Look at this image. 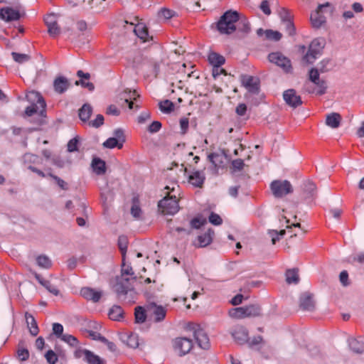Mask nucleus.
<instances>
[{"mask_svg":"<svg viewBox=\"0 0 364 364\" xmlns=\"http://www.w3.org/2000/svg\"><path fill=\"white\" fill-rule=\"evenodd\" d=\"M136 280V277L131 278L124 277H115V282L111 285V287L119 300L125 301L129 296L128 301H132L136 294L132 282Z\"/></svg>","mask_w":364,"mask_h":364,"instance_id":"f257e3e1","label":"nucleus"},{"mask_svg":"<svg viewBox=\"0 0 364 364\" xmlns=\"http://www.w3.org/2000/svg\"><path fill=\"white\" fill-rule=\"evenodd\" d=\"M239 21V13L237 11H225L216 23V28L221 34L230 35L236 31V23Z\"/></svg>","mask_w":364,"mask_h":364,"instance_id":"f03ea898","label":"nucleus"},{"mask_svg":"<svg viewBox=\"0 0 364 364\" xmlns=\"http://www.w3.org/2000/svg\"><path fill=\"white\" fill-rule=\"evenodd\" d=\"M187 328L192 332L194 339L200 348L208 350L210 348L209 338L206 332L200 325L197 323H190L188 325Z\"/></svg>","mask_w":364,"mask_h":364,"instance_id":"7ed1b4c3","label":"nucleus"},{"mask_svg":"<svg viewBox=\"0 0 364 364\" xmlns=\"http://www.w3.org/2000/svg\"><path fill=\"white\" fill-rule=\"evenodd\" d=\"M26 100L28 102L31 103V105H40V107L41 109L39 111V117L40 118L38 119L37 124L38 125H41L45 123L44 118L46 117V104L43 99V97L41 96V95L36 92V91H30L27 93L26 96Z\"/></svg>","mask_w":364,"mask_h":364,"instance_id":"20e7f679","label":"nucleus"},{"mask_svg":"<svg viewBox=\"0 0 364 364\" xmlns=\"http://www.w3.org/2000/svg\"><path fill=\"white\" fill-rule=\"evenodd\" d=\"M325 46V41L323 38L313 40L309 46V50L304 56L303 60L311 64L321 55Z\"/></svg>","mask_w":364,"mask_h":364,"instance_id":"39448f33","label":"nucleus"},{"mask_svg":"<svg viewBox=\"0 0 364 364\" xmlns=\"http://www.w3.org/2000/svg\"><path fill=\"white\" fill-rule=\"evenodd\" d=\"M270 188L276 198H282L293 192V187L287 180H274L271 183Z\"/></svg>","mask_w":364,"mask_h":364,"instance_id":"423d86ee","label":"nucleus"},{"mask_svg":"<svg viewBox=\"0 0 364 364\" xmlns=\"http://www.w3.org/2000/svg\"><path fill=\"white\" fill-rule=\"evenodd\" d=\"M159 210L164 215H174L178 210V203L176 196L164 197L158 203Z\"/></svg>","mask_w":364,"mask_h":364,"instance_id":"0eeeda50","label":"nucleus"},{"mask_svg":"<svg viewBox=\"0 0 364 364\" xmlns=\"http://www.w3.org/2000/svg\"><path fill=\"white\" fill-rule=\"evenodd\" d=\"M324 8H329L330 14H333L334 11V7L329 2L319 4L315 13L311 15V21L313 27L318 28L326 23V17L322 14L323 9Z\"/></svg>","mask_w":364,"mask_h":364,"instance_id":"6e6552de","label":"nucleus"},{"mask_svg":"<svg viewBox=\"0 0 364 364\" xmlns=\"http://www.w3.org/2000/svg\"><path fill=\"white\" fill-rule=\"evenodd\" d=\"M173 348L179 356H183L193 348L192 340L186 337L176 338L173 341Z\"/></svg>","mask_w":364,"mask_h":364,"instance_id":"1a4fd4ad","label":"nucleus"},{"mask_svg":"<svg viewBox=\"0 0 364 364\" xmlns=\"http://www.w3.org/2000/svg\"><path fill=\"white\" fill-rule=\"evenodd\" d=\"M240 80L242 85L247 90L249 94L258 95L260 91L259 80L247 75H241Z\"/></svg>","mask_w":364,"mask_h":364,"instance_id":"9d476101","label":"nucleus"},{"mask_svg":"<svg viewBox=\"0 0 364 364\" xmlns=\"http://www.w3.org/2000/svg\"><path fill=\"white\" fill-rule=\"evenodd\" d=\"M268 59L271 63H273L279 67L282 68L286 73L291 72V60L282 53L279 52L271 53L268 55Z\"/></svg>","mask_w":364,"mask_h":364,"instance_id":"9b49d317","label":"nucleus"},{"mask_svg":"<svg viewBox=\"0 0 364 364\" xmlns=\"http://www.w3.org/2000/svg\"><path fill=\"white\" fill-rule=\"evenodd\" d=\"M299 306L303 311H313L316 308V301L314 294L309 291H304L300 294Z\"/></svg>","mask_w":364,"mask_h":364,"instance_id":"f8f14e48","label":"nucleus"},{"mask_svg":"<svg viewBox=\"0 0 364 364\" xmlns=\"http://www.w3.org/2000/svg\"><path fill=\"white\" fill-rule=\"evenodd\" d=\"M235 341L239 345H243L249 341V332L243 326H236L230 331Z\"/></svg>","mask_w":364,"mask_h":364,"instance_id":"ddd939ff","label":"nucleus"},{"mask_svg":"<svg viewBox=\"0 0 364 364\" xmlns=\"http://www.w3.org/2000/svg\"><path fill=\"white\" fill-rule=\"evenodd\" d=\"M146 311L154 317V321L159 323L162 321L166 315V310L161 305H157L154 302L149 303L146 305Z\"/></svg>","mask_w":364,"mask_h":364,"instance_id":"4468645a","label":"nucleus"},{"mask_svg":"<svg viewBox=\"0 0 364 364\" xmlns=\"http://www.w3.org/2000/svg\"><path fill=\"white\" fill-rule=\"evenodd\" d=\"M283 99L292 108H296L302 105L301 97L296 95V90L294 89L285 90L283 92Z\"/></svg>","mask_w":364,"mask_h":364,"instance_id":"2eb2a0df","label":"nucleus"},{"mask_svg":"<svg viewBox=\"0 0 364 364\" xmlns=\"http://www.w3.org/2000/svg\"><path fill=\"white\" fill-rule=\"evenodd\" d=\"M21 17L20 12L11 7L0 9V18L6 22L19 20Z\"/></svg>","mask_w":364,"mask_h":364,"instance_id":"dca6fc26","label":"nucleus"},{"mask_svg":"<svg viewBox=\"0 0 364 364\" xmlns=\"http://www.w3.org/2000/svg\"><path fill=\"white\" fill-rule=\"evenodd\" d=\"M208 158L215 168L222 167L225 160L228 159L227 151L221 149L219 152L211 153L208 156Z\"/></svg>","mask_w":364,"mask_h":364,"instance_id":"f3484780","label":"nucleus"},{"mask_svg":"<svg viewBox=\"0 0 364 364\" xmlns=\"http://www.w3.org/2000/svg\"><path fill=\"white\" fill-rule=\"evenodd\" d=\"M70 86L69 80L64 76H58L53 81V88L58 94L64 93Z\"/></svg>","mask_w":364,"mask_h":364,"instance_id":"a211bd4d","label":"nucleus"},{"mask_svg":"<svg viewBox=\"0 0 364 364\" xmlns=\"http://www.w3.org/2000/svg\"><path fill=\"white\" fill-rule=\"evenodd\" d=\"M80 294L86 299L93 302H98L102 296V292L95 291L90 287H83L80 290Z\"/></svg>","mask_w":364,"mask_h":364,"instance_id":"6ab92c4d","label":"nucleus"},{"mask_svg":"<svg viewBox=\"0 0 364 364\" xmlns=\"http://www.w3.org/2000/svg\"><path fill=\"white\" fill-rule=\"evenodd\" d=\"M205 179L203 171H194L188 176V182L195 187L201 188Z\"/></svg>","mask_w":364,"mask_h":364,"instance_id":"aec40b11","label":"nucleus"},{"mask_svg":"<svg viewBox=\"0 0 364 364\" xmlns=\"http://www.w3.org/2000/svg\"><path fill=\"white\" fill-rule=\"evenodd\" d=\"M120 340L129 348H136L139 346V336L136 333H123L120 336Z\"/></svg>","mask_w":364,"mask_h":364,"instance_id":"412c9836","label":"nucleus"},{"mask_svg":"<svg viewBox=\"0 0 364 364\" xmlns=\"http://www.w3.org/2000/svg\"><path fill=\"white\" fill-rule=\"evenodd\" d=\"M215 232L212 228H209L205 233L198 236L197 240L198 245L195 244L198 247H205L210 245L213 241V237Z\"/></svg>","mask_w":364,"mask_h":364,"instance_id":"4be33fe9","label":"nucleus"},{"mask_svg":"<svg viewBox=\"0 0 364 364\" xmlns=\"http://www.w3.org/2000/svg\"><path fill=\"white\" fill-rule=\"evenodd\" d=\"M236 24V31L238 33H241L240 38H243L246 36L250 32V23L245 17H242L239 16V21H237Z\"/></svg>","mask_w":364,"mask_h":364,"instance_id":"5701e85b","label":"nucleus"},{"mask_svg":"<svg viewBox=\"0 0 364 364\" xmlns=\"http://www.w3.org/2000/svg\"><path fill=\"white\" fill-rule=\"evenodd\" d=\"M93 171L99 176L103 175L106 172V163L99 157H93L91 163Z\"/></svg>","mask_w":364,"mask_h":364,"instance_id":"b1692460","label":"nucleus"},{"mask_svg":"<svg viewBox=\"0 0 364 364\" xmlns=\"http://www.w3.org/2000/svg\"><path fill=\"white\" fill-rule=\"evenodd\" d=\"M342 117L339 113L332 112L326 115V124L332 128L337 129L340 127Z\"/></svg>","mask_w":364,"mask_h":364,"instance_id":"393cba45","label":"nucleus"},{"mask_svg":"<svg viewBox=\"0 0 364 364\" xmlns=\"http://www.w3.org/2000/svg\"><path fill=\"white\" fill-rule=\"evenodd\" d=\"M350 349L356 354H364V342L355 338L348 341Z\"/></svg>","mask_w":364,"mask_h":364,"instance_id":"a878e982","label":"nucleus"},{"mask_svg":"<svg viewBox=\"0 0 364 364\" xmlns=\"http://www.w3.org/2000/svg\"><path fill=\"white\" fill-rule=\"evenodd\" d=\"M25 317L31 335L33 336H36L39 332V330L35 318L28 312L25 314Z\"/></svg>","mask_w":364,"mask_h":364,"instance_id":"bb28decb","label":"nucleus"},{"mask_svg":"<svg viewBox=\"0 0 364 364\" xmlns=\"http://www.w3.org/2000/svg\"><path fill=\"white\" fill-rule=\"evenodd\" d=\"M92 113V108L88 103L84 104L78 111L79 118L84 122L89 120Z\"/></svg>","mask_w":364,"mask_h":364,"instance_id":"cd10ccee","label":"nucleus"},{"mask_svg":"<svg viewBox=\"0 0 364 364\" xmlns=\"http://www.w3.org/2000/svg\"><path fill=\"white\" fill-rule=\"evenodd\" d=\"M124 310L120 306L114 305L109 311V318L114 321H120L124 316Z\"/></svg>","mask_w":364,"mask_h":364,"instance_id":"c85d7f7f","label":"nucleus"},{"mask_svg":"<svg viewBox=\"0 0 364 364\" xmlns=\"http://www.w3.org/2000/svg\"><path fill=\"white\" fill-rule=\"evenodd\" d=\"M140 95L135 91L127 88L119 94V99L124 102H129L130 100H136Z\"/></svg>","mask_w":364,"mask_h":364,"instance_id":"c756f323","label":"nucleus"},{"mask_svg":"<svg viewBox=\"0 0 364 364\" xmlns=\"http://www.w3.org/2000/svg\"><path fill=\"white\" fill-rule=\"evenodd\" d=\"M246 317H256L260 316L261 307L258 304H250L245 306Z\"/></svg>","mask_w":364,"mask_h":364,"instance_id":"7c9ffc66","label":"nucleus"},{"mask_svg":"<svg viewBox=\"0 0 364 364\" xmlns=\"http://www.w3.org/2000/svg\"><path fill=\"white\" fill-rule=\"evenodd\" d=\"M208 60L213 67H220L225 62V58L216 53H210L208 55Z\"/></svg>","mask_w":364,"mask_h":364,"instance_id":"2f4dec72","label":"nucleus"},{"mask_svg":"<svg viewBox=\"0 0 364 364\" xmlns=\"http://www.w3.org/2000/svg\"><path fill=\"white\" fill-rule=\"evenodd\" d=\"M135 34L142 39L144 41H147L149 39L148 28L143 24H138L134 28Z\"/></svg>","mask_w":364,"mask_h":364,"instance_id":"473e14b6","label":"nucleus"},{"mask_svg":"<svg viewBox=\"0 0 364 364\" xmlns=\"http://www.w3.org/2000/svg\"><path fill=\"white\" fill-rule=\"evenodd\" d=\"M87 364H105V360L101 358L97 355L95 354L93 352L90 350L89 353H87V358L85 361Z\"/></svg>","mask_w":364,"mask_h":364,"instance_id":"72a5a7b5","label":"nucleus"},{"mask_svg":"<svg viewBox=\"0 0 364 364\" xmlns=\"http://www.w3.org/2000/svg\"><path fill=\"white\" fill-rule=\"evenodd\" d=\"M134 316L136 323H142L146 319V310L144 307L138 306L135 308Z\"/></svg>","mask_w":364,"mask_h":364,"instance_id":"f704fd0d","label":"nucleus"},{"mask_svg":"<svg viewBox=\"0 0 364 364\" xmlns=\"http://www.w3.org/2000/svg\"><path fill=\"white\" fill-rule=\"evenodd\" d=\"M128 240L124 235H120L118 238V247L122 253L123 260H125Z\"/></svg>","mask_w":364,"mask_h":364,"instance_id":"c9c22d12","label":"nucleus"},{"mask_svg":"<svg viewBox=\"0 0 364 364\" xmlns=\"http://www.w3.org/2000/svg\"><path fill=\"white\" fill-rule=\"evenodd\" d=\"M245 311V306L231 309L229 311V316L231 318H238V319L244 318H246Z\"/></svg>","mask_w":364,"mask_h":364,"instance_id":"e433bc0d","label":"nucleus"},{"mask_svg":"<svg viewBox=\"0 0 364 364\" xmlns=\"http://www.w3.org/2000/svg\"><path fill=\"white\" fill-rule=\"evenodd\" d=\"M303 191L308 197H313L316 190V185L311 181H307L303 184Z\"/></svg>","mask_w":364,"mask_h":364,"instance_id":"4c0bfd02","label":"nucleus"},{"mask_svg":"<svg viewBox=\"0 0 364 364\" xmlns=\"http://www.w3.org/2000/svg\"><path fill=\"white\" fill-rule=\"evenodd\" d=\"M102 146L105 148L107 149H114L115 147H117L118 149H122L123 146L122 143L119 141L117 138L114 137H110L107 139L103 144Z\"/></svg>","mask_w":364,"mask_h":364,"instance_id":"58836bf2","label":"nucleus"},{"mask_svg":"<svg viewBox=\"0 0 364 364\" xmlns=\"http://www.w3.org/2000/svg\"><path fill=\"white\" fill-rule=\"evenodd\" d=\"M159 107L162 112L168 114L173 110L174 104L168 100H165L159 102Z\"/></svg>","mask_w":364,"mask_h":364,"instance_id":"ea45409f","label":"nucleus"},{"mask_svg":"<svg viewBox=\"0 0 364 364\" xmlns=\"http://www.w3.org/2000/svg\"><path fill=\"white\" fill-rule=\"evenodd\" d=\"M36 262L39 267L45 269H48L52 265V262L50 258L44 255H39L36 258Z\"/></svg>","mask_w":364,"mask_h":364,"instance_id":"a19ab883","label":"nucleus"},{"mask_svg":"<svg viewBox=\"0 0 364 364\" xmlns=\"http://www.w3.org/2000/svg\"><path fill=\"white\" fill-rule=\"evenodd\" d=\"M286 281L288 284H297L299 281L297 271L295 269H289L286 272Z\"/></svg>","mask_w":364,"mask_h":364,"instance_id":"79ce46f5","label":"nucleus"},{"mask_svg":"<svg viewBox=\"0 0 364 364\" xmlns=\"http://www.w3.org/2000/svg\"><path fill=\"white\" fill-rule=\"evenodd\" d=\"M139 200L137 198H133L132 205L131 208V214L135 219H139L141 214V209L139 205Z\"/></svg>","mask_w":364,"mask_h":364,"instance_id":"37998d69","label":"nucleus"},{"mask_svg":"<svg viewBox=\"0 0 364 364\" xmlns=\"http://www.w3.org/2000/svg\"><path fill=\"white\" fill-rule=\"evenodd\" d=\"M11 55L13 60L18 63H23L31 59V56L28 54L12 52Z\"/></svg>","mask_w":364,"mask_h":364,"instance_id":"c03bdc74","label":"nucleus"},{"mask_svg":"<svg viewBox=\"0 0 364 364\" xmlns=\"http://www.w3.org/2000/svg\"><path fill=\"white\" fill-rule=\"evenodd\" d=\"M41 109L40 107V105H31L30 106H28L25 109V115L27 117H31L34 114H38V118L36 119V124H37L38 119L40 118L39 117V111Z\"/></svg>","mask_w":364,"mask_h":364,"instance_id":"a18cd8bd","label":"nucleus"},{"mask_svg":"<svg viewBox=\"0 0 364 364\" xmlns=\"http://www.w3.org/2000/svg\"><path fill=\"white\" fill-rule=\"evenodd\" d=\"M265 36L267 39L274 41H279L282 37V35L280 32L271 29L265 30Z\"/></svg>","mask_w":364,"mask_h":364,"instance_id":"49530a36","label":"nucleus"},{"mask_svg":"<svg viewBox=\"0 0 364 364\" xmlns=\"http://www.w3.org/2000/svg\"><path fill=\"white\" fill-rule=\"evenodd\" d=\"M125 260L122 259V265L121 269V275L119 277H124L129 275L131 277H136L134 272L131 265H126L124 263Z\"/></svg>","mask_w":364,"mask_h":364,"instance_id":"de8ad7c7","label":"nucleus"},{"mask_svg":"<svg viewBox=\"0 0 364 364\" xmlns=\"http://www.w3.org/2000/svg\"><path fill=\"white\" fill-rule=\"evenodd\" d=\"M206 223L207 220L205 218H200L198 217L193 218L190 222V225L192 229H199Z\"/></svg>","mask_w":364,"mask_h":364,"instance_id":"09e8293b","label":"nucleus"},{"mask_svg":"<svg viewBox=\"0 0 364 364\" xmlns=\"http://www.w3.org/2000/svg\"><path fill=\"white\" fill-rule=\"evenodd\" d=\"M244 166H245L244 161L242 159H235V160L232 161L230 169L232 170V172L233 173L235 171H242L243 169Z\"/></svg>","mask_w":364,"mask_h":364,"instance_id":"8fccbe9b","label":"nucleus"},{"mask_svg":"<svg viewBox=\"0 0 364 364\" xmlns=\"http://www.w3.org/2000/svg\"><path fill=\"white\" fill-rule=\"evenodd\" d=\"M314 85L318 87V90L316 92V95H322L326 93L327 90V83L326 80L319 79L318 81H316V83H314Z\"/></svg>","mask_w":364,"mask_h":364,"instance_id":"3c124183","label":"nucleus"},{"mask_svg":"<svg viewBox=\"0 0 364 364\" xmlns=\"http://www.w3.org/2000/svg\"><path fill=\"white\" fill-rule=\"evenodd\" d=\"M45 358L49 364H56L58 362V354L53 350H48L46 354Z\"/></svg>","mask_w":364,"mask_h":364,"instance_id":"603ef678","label":"nucleus"},{"mask_svg":"<svg viewBox=\"0 0 364 364\" xmlns=\"http://www.w3.org/2000/svg\"><path fill=\"white\" fill-rule=\"evenodd\" d=\"M48 176H50V178H52L55 183L63 190H68V183L63 181L62 178H60V177L51 173H49L48 174Z\"/></svg>","mask_w":364,"mask_h":364,"instance_id":"864d4df0","label":"nucleus"},{"mask_svg":"<svg viewBox=\"0 0 364 364\" xmlns=\"http://www.w3.org/2000/svg\"><path fill=\"white\" fill-rule=\"evenodd\" d=\"M60 339L72 347H75L78 344L77 338L70 334H64Z\"/></svg>","mask_w":364,"mask_h":364,"instance_id":"5fc2aeb1","label":"nucleus"},{"mask_svg":"<svg viewBox=\"0 0 364 364\" xmlns=\"http://www.w3.org/2000/svg\"><path fill=\"white\" fill-rule=\"evenodd\" d=\"M330 63L331 60L329 58L323 59L318 63V67L316 69H318V71L321 73H327L331 70L328 68Z\"/></svg>","mask_w":364,"mask_h":364,"instance_id":"6e6d98bb","label":"nucleus"},{"mask_svg":"<svg viewBox=\"0 0 364 364\" xmlns=\"http://www.w3.org/2000/svg\"><path fill=\"white\" fill-rule=\"evenodd\" d=\"M48 32L52 37H56L60 33V28L58 25V22L50 24V26H47Z\"/></svg>","mask_w":364,"mask_h":364,"instance_id":"4d7b16f0","label":"nucleus"},{"mask_svg":"<svg viewBox=\"0 0 364 364\" xmlns=\"http://www.w3.org/2000/svg\"><path fill=\"white\" fill-rule=\"evenodd\" d=\"M279 17L282 20V21L284 23L288 21H291V16L289 14V11L286 9L285 8H281L279 11Z\"/></svg>","mask_w":364,"mask_h":364,"instance_id":"13d9d810","label":"nucleus"},{"mask_svg":"<svg viewBox=\"0 0 364 364\" xmlns=\"http://www.w3.org/2000/svg\"><path fill=\"white\" fill-rule=\"evenodd\" d=\"M41 285L44 287L51 294L58 296L59 294V290L51 283L46 280V282H41Z\"/></svg>","mask_w":364,"mask_h":364,"instance_id":"bf43d9fd","label":"nucleus"},{"mask_svg":"<svg viewBox=\"0 0 364 364\" xmlns=\"http://www.w3.org/2000/svg\"><path fill=\"white\" fill-rule=\"evenodd\" d=\"M319 71L318 69H316V68H312L309 72V78L311 82H312L314 84L316 83V81H318L319 77Z\"/></svg>","mask_w":364,"mask_h":364,"instance_id":"052dcab7","label":"nucleus"},{"mask_svg":"<svg viewBox=\"0 0 364 364\" xmlns=\"http://www.w3.org/2000/svg\"><path fill=\"white\" fill-rule=\"evenodd\" d=\"M208 220L209 222L214 225H220L223 223L221 217L213 212L210 214Z\"/></svg>","mask_w":364,"mask_h":364,"instance_id":"680f3d73","label":"nucleus"},{"mask_svg":"<svg viewBox=\"0 0 364 364\" xmlns=\"http://www.w3.org/2000/svg\"><path fill=\"white\" fill-rule=\"evenodd\" d=\"M133 63L134 66L138 68L140 65L149 62L146 58L144 57L142 55L139 54L134 58Z\"/></svg>","mask_w":364,"mask_h":364,"instance_id":"e2e57ef3","label":"nucleus"},{"mask_svg":"<svg viewBox=\"0 0 364 364\" xmlns=\"http://www.w3.org/2000/svg\"><path fill=\"white\" fill-rule=\"evenodd\" d=\"M63 332V326L59 323H54L53 324V333L55 334L58 338H61L62 336L64 334Z\"/></svg>","mask_w":364,"mask_h":364,"instance_id":"0e129e2a","label":"nucleus"},{"mask_svg":"<svg viewBox=\"0 0 364 364\" xmlns=\"http://www.w3.org/2000/svg\"><path fill=\"white\" fill-rule=\"evenodd\" d=\"M104 123V117L102 114H97L94 120L89 122V124L95 128H99Z\"/></svg>","mask_w":364,"mask_h":364,"instance_id":"69168bd1","label":"nucleus"},{"mask_svg":"<svg viewBox=\"0 0 364 364\" xmlns=\"http://www.w3.org/2000/svg\"><path fill=\"white\" fill-rule=\"evenodd\" d=\"M75 85H81L82 87L88 89L90 91L95 90V85L93 83L90 82H85V80L80 79L76 80L75 82Z\"/></svg>","mask_w":364,"mask_h":364,"instance_id":"338daca9","label":"nucleus"},{"mask_svg":"<svg viewBox=\"0 0 364 364\" xmlns=\"http://www.w3.org/2000/svg\"><path fill=\"white\" fill-rule=\"evenodd\" d=\"M162 127V124L159 121H154L149 127L148 131L150 133H156L158 132Z\"/></svg>","mask_w":364,"mask_h":364,"instance_id":"774afa93","label":"nucleus"}]
</instances>
